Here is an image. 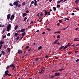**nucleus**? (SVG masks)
<instances>
[{
  "mask_svg": "<svg viewBox=\"0 0 79 79\" xmlns=\"http://www.w3.org/2000/svg\"><path fill=\"white\" fill-rule=\"evenodd\" d=\"M10 68H12V71H13L14 70V69H15V66L13 64H10Z\"/></svg>",
  "mask_w": 79,
  "mask_h": 79,
  "instance_id": "nucleus-1",
  "label": "nucleus"
},
{
  "mask_svg": "<svg viewBox=\"0 0 79 79\" xmlns=\"http://www.w3.org/2000/svg\"><path fill=\"white\" fill-rule=\"evenodd\" d=\"M10 28H11V24H9L8 25V26L7 27V32H9L10 31Z\"/></svg>",
  "mask_w": 79,
  "mask_h": 79,
  "instance_id": "nucleus-2",
  "label": "nucleus"
},
{
  "mask_svg": "<svg viewBox=\"0 0 79 79\" xmlns=\"http://www.w3.org/2000/svg\"><path fill=\"white\" fill-rule=\"evenodd\" d=\"M8 73H9V71L8 70H7L5 72V76H8Z\"/></svg>",
  "mask_w": 79,
  "mask_h": 79,
  "instance_id": "nucleus-3",
  "label": "nucleus"
},
{
  "mask_svg": "<svg viewBox=\"0 0 79 79\" xmlns=\"http://www.w3.org/2000/svg\"><path fill=\"white\" fill-rule=\"evenodd\" d=\"M60 75V74L59 73H55V76L56 77V76H59Z\"/></svg>",
  "mask_w": 79,
  "mask_h": 79,
  "instance_id": "nucleus-4",
  "label": "nucleus"
},
{
  "mask_svg": "<svg viewBox=\"0 0 79 79\" xmlns=\"http://www.w3.org/2000/svg\"><path fill=\"white\" fill-rule=\"evenodd\" d=\"M44 15L45 16H47L48 14V11H47L46 10H44Z\"/></svg>",
  "mask_w": 79,
  "mask_h": 79,
  "instance_id": "nucleus-5",
  "label": "nucleus"
},
{
  "mask_svg": "<svg viewBox=\"0 0 79 79\" xmlns=\"http://www.w3.org/2000/svg\"><path fill=\"white\" fill-rule=\"evenodd\" d=\"M19 3V1H17L16 2H14L13 5H15L16 4H18Z\"/></svg>",
  "mask_w": 79,
  "mask_h": 79,
  "instance_id": "nucleus-6",
  "label": "nucleus"
},
{
  "mask_svg": "<svg viewBox=\"0 0 79 79\" xmlns=\"http://www.w3.org/2000/svg\"><path fill=\"white\" fill-rule=\"evenodd\" d=\"M13 19H14V18H15V15H11L10 18V20H12V19H13Z\"/></svg>",
  "mask_w": 79,
  "mask_h": 79,
  "instance_id": "nucleus-7",
  "label": "nucleus"
},
{
  "mask_svg": "<svg viewBox=\"0 0 79 79\" xmlns=\"http://www.w3.org/2000/svg\"><path fill=\"white\" fill-rule=\"evenodd\" d=\"M10 14H8L7 15V19H8V20L10 19Z\"/></svg>",
  "mask_w": 79,
  "mask_h": 79,
  "instance_id": "nucleus-8",
  "label": "nucleus"
},
{
  "mask_svg": "<svg viewBox=\"0 0 79 79\" xmlns=\"http://www.w3.org/2000/svg\"><path fill=\"white\" fill-rule=\"evenodd\" d=\"M25 35H26V31H24V32L22 33L21 35L22 37H24Z\"/></svg>",
  "mask_w": 79,
  "mask_h": 79,
  "instance_id": "nucleus-9",
  "label": "nucleus"
},
{
  "mask_svg": "<svg viewBox=\"0 0 79 79\" xmlns=\"http://www.w3.org/2000/svg\"><path fill=\"white\" fill-rule=\"evenodd\" d=\"M45 71V70L42 69L41 70L39 73L40 74H42V73H44V72Z\"/></svg>",
  "mask_w": 79,
  "mask_h": 79,
  "instance_id": "nucleus-10",
  "label": "nucleus"
},
{
  "mask_svg": "<svg viewBox=\"0 0 79 79\" xmlns=\"http://www.w3.org/2000/svg\"><path fill=\"white\" fill-rule=\"evenodd\" d=\"M64 46H62L60 47H59V49L60 50H61L63 49V48H64Z\"/></svg>",
  "mask_w": 79,
  "mask_h": 79,
  "instance_id": "nucleus-11",
  "label": "nucleus"
},
{
  "mask_svg": "<svg viewBox=\"0 0 79 79\" xmlns=\"http://www.w3.org/2000/svg\"><path fill=\"white\" fill-rule=\"evenodd\" d=\"M58 41V40H55V41H54L53 44H56Z\"/></svg>",
  "mask_w": 79,
  "mask_h": 79,
  "instance_id": "nucleus-12",
  "label": "nucleus"
},
{
  "mask_svg": "<svg viewBox=\"0 0 79 79\" xmlns=\"http://www.w3.org/2000/svg\"><path fill=\"white\" fill-rule=\"evenodd\" d=\"M25 31V29L24 28L22 29L20 31V32H23Z\"/></svg>",
  "mask_w": 79,
  "mask_h": 79,
  "instance_id": "nucleus-13",
  "label": "nucleus"
},
{
  "mask_svg": "<svg viewBox=\"0 0 79 79\" xmlns=\"http://www.w3.org/2000/svg\"><path fill=\"white\" fill-rule=\"evenodd\" d=\"M37 1H35L34 2V5L35 6H37Z\"/></svg>",
  "mask_w": 79,
  "mask_h": 79,
  "instance_id": "nucleus-14",
  "label": "nucleus"
},
{
  "mask_svg": "<svg viewBox=\"0 0 79 79\" xmlns=\"http://www.w3.org/2000/svg\"><path fill=\"white\" fill-rule=\"evenodd\" d=\"M27 14L26 13H24L23 15V17H24L25 16H27Z\"/></svg>",
  "mask_w": 79,
  "mask_h": 79,
  "instance_id": "nucleus-15",
  "label": "nucleus"
},
{
  "mask_svg": "<svg viewBox=\"0 0 79 79\" xmlns=\"http://www.w3.org/2000/svg\"><path fill=\"white\" fill-rule=\"evenodd\" d=\"M42 46H40L38 48V50H40V49H42Z\"/></svg>",
  "mask_w": 79,
  "mask_h": 79,
  "instance_id": "nucleus-16",
  "label": "nucleus"
},
{
  "mask_svg": "<svg viewBox=\"0 0 79 79\" xmlns=\"http://www.w3.org/2000/svg\"><path fill=\"white\" fill-rule=\"evenodd\" d=\"M79 0H76L75 2V3L76 4H77V3H79Z\"/></svg>",
  "mask_w": 79,
  "mask_h": 79,
  "instance_id": "nucleus-17",
  "label": "nucleus"
},
{
  "mask_svg": "<svg viewBox=\"0 0 79 79\" xmlns=\"http://www.w3.org/2000/svg\"><path fill=\"white\" fill-rule=\"evenodd\" d=\"M4 44V42L1 41H0V45H2V44Z\"/></svg>",
  "mask_w": 79,
  "mask_h": 79,
  "instance_id": "nucleus-18",
  "label": "nucleus"
},
{
  "mask_svg": "<svg viewBox=\"0 0 79 79\" xmlns=\"http://www.w3.org/2000/svg\"><path fill=\"white\" fill-rule=\"evenodd\" d=\"M18 26L16 25L15 27V30H16L17 29H18Z\"/></svg>",
  "mask_w": 79,
  "mask_h": 79,
  "instance_id": "nucleus-19",
  "label": "nucleus"
},
{
  "mask_svg": "<svg viewBox=\"0 0 79 79\" xmlns=\"http://www.w3.org/2000/svg\"><path fill=\"white\" fill-rule=\"evenodd\" d=\"M10 50H11V49H10V48H7V51H8V52H9L10 53Z\"/></svg>",
  "mask_w": 79,
  "mask_h": 79,
  "instance_id": "nucleus-20",
  "label": "nucleus"
},
{
  "mask_svg": "<svg viewBox=\"0 0 79 79\" xmlns=\"http://www.w3.org/2000/svg\"><path fill=\"white\" fill-rule=\"evenodd\" d=\"M68 48V46L66 45L64 47L63 50H65L66 48Z\"/></svg>",
  "mask_w": 79,
  "mask_h": 79,
  "instance_id": "nucleus-21",
  "label": "nucleus"
},
{
  "mask_svg": "<svg viewBox=\"0 0 79 79\" xmlns=\"http://www.w3.org/2000/svg\"><path fill=\"white\" fill-rule=\"evenodd\" d=\"M53 9L54 11H56V7H53Z\"/></svg>",
  "mask_w": 79,
  "mask_h": 79,
  "instance_id": "nucleus-22",
  "label": "nucleus"
},
{
  "mask_svg": "<svg viewBox=\"0 0 79 79\" xmlns=\"http://www.w3.org/2000/svg\"><path fill=\"white\" fill-rule=\"evenodd\" d=\"M46 30H47V31H50L52 30V29L49 28H47L46 29Z\"/></svg>",
  "mask_w": 79,
  "mask_h": 79,
  "instance_id": "nucleus-23",
  "label": "nucleus"
},
{
  "mask_svg": "<svg viewBox=\"0 0 79 79\" xmlns=\"http://www.w3.org/2000/svg\"><path fill=\"white\" fill-rule=\"evenodd\" d=\"M79 39H78V38H75L74 40V41H77V40Z\"/></svg>",
  "mask_w": 79,
  "mask_h": 79,
  "instance_id": "nucleus-24",
  "label": "nucleus"
},
{
  "mask_svg": "<svg viewBox=\"0 0 79 79\" xmlns=\"http://www.w3.org/2000/svg\"><path fill=\"white\" fill-rule=\"evenodd\" d=\"M28 48H29V46H27L26 47V50H27V49H28Z\"/></svg>",
  "mask_w": 79,
  "mask_h": 79,
  "instance_id": "nucleus-25",
  "label": "nucleus"
},
{
  "mask_svg": "<svg viewBox=\"0 0 79 79\" xmlns=\"http://www.w3.org/2000/svg\"><path fill=\"white\" fill-rule=\"evenodd\" d=\"M22 5H23V6H24V5H26V2H23L22 3Z\"/></svg>",
  "mask_w": 79,
  "mask_h": 79,
  "instance_id": "nucleus-26",
  "label": "nucleus"
},
{
  "mask_svg": "<svg viewBox=\"0 0 79 79\" xmlns=\"http://www.w3.org/2000/svg\"><path fill=\"white\" fill-rule=\"evenodd\" d=\"M3 55H5V51H3L2 52Z\"/></svg>",
  "mask_w": 79,
  "mask_h": 79,
  "instance_id": "nucleus-27",
  "label": "nucleus"
},
{
  "mask_svg": "<svg viewBox=\"0 0 79 79\" xmlns=\"http://www.w3.org/2000/svg\"><path fill=\"white\" fill-rule=\"evenodd\" d=\"M19 35V34L17 33H16L15 34V36H17V35Z\"/></svg>",
  "mask_w": 79,
  "mask_h": 79,
  "instance_id": "nucleus-28",
  "label": "nucleus"
},
{
  "mask_svg": "<svg viewBox=\"0 0 79 79\" xmlns=\"http://www.w3.org/2000/svg\"><path fill=\"white\" fill-rule=\"evenodd\" d=\"M11 34H10V33H8L7 34V36H8V37H10V36Z\"/></svg>",
  "mask_w": 79,
  "mask_h": 79,
  "instance_id": "nucleus-29",
  "label": "nucleus"
},
{
  "mask_svg": "<svg viewBox=\"0 0 79 79\" xmlns=\"http://www.w3.org/2000/svg\"><path fill=\"white\" fill-rule=\"evenodd\" d=\"M6 37V35H5L3 36V37H2V39H5Z\"/></svg>",
  "mask_w": 79,
  "mask_h": 79,
  "instance_id": "nucleus-30",
  "label": "nucleus"
},
{
  "mask_svg": "<svg viewBox=\"0 0 79 79\" xmlns=\"http://www.w3.org/2000/svg\"><path fill=\"white\" fill-rule=\"evenodd\" d=\"M60 35H57V39H59V38H60Z\"/></svg>",
  "mask_w": 79,
  "mask_h": 79,
  "instance_id": "nucleus-31",
  "label": "nucleus"
},
{
  "mask_svg": "<svg viewBox=\"0 0 79 79\" xmlns=\"http://www.w3.org/2000/svg\"><path fill=\"white\" fill-rule=\"evenodd\" d=\"M10 67L9 66H7L6 67V69H8V68H9Z\"/></svg>",
  "mask_w": 79,
  "mask_h": 79,
  "instance_id": "nucleus-32",
  "label": "nucleus"
},
{
  "mask_svg": "<svg viewBox=\"0 0 79 79\" xmlns=\"http://www.w3.org/2000/svg\"><path fill=\"white\" fill-rule=\"evenodd\" d=\"M26 19H27V17H25L24 19L23 20L24 22L26 21Z\"/></svg>",
  "mask_w": 79,
  "mask_h": 79,
  "instance_id": "nucleus-33",
  "label": "nucleus"
},
{
  "mask_svg": "<svg viewBox=\"0 0 79 79\" xmlns=\"http://www.w3.org/2000/svg\"><path fill=\"white\" fill-rule=\"evenodd\" d=\"M7 76L9 77H10V76H11V74H8Z\"/></svg>",
  "mask_w": 79,
  "mask_h": 79,
  "instance_id": "nucleus-34",
  "label": "nucleus"
},
{
  "mask_svg": "<svg viewBox=\"0 0 79 79\" xmlns=\"http://www.w3.org/2000/svg\"><path fill=\"white\" fill-rule=\"evenodd\" d=\"M75 9L77 11H79V9H78V8H77L76 7H75Z\"/></svg>",
  "mask_w": 79,
  "mask_h": 79,
  "instance_id": "nucleus-35",
  "label": "nucleus"
},
{
  "mask_svg": "<svg viewBox=\"0 0 79 79\" xmlns=\"http://www.w3.org/2000/svg\"><path fill=\"white\" fill-rule=\"evenodd\" d=\"M64 19H65L66 20H69V19L66 17L64 18Z\"/></svg>",
  "mask_w": 79,
  "mask_h": 79,
  "instance_id": "nucleus-36",
  "label": "nucleus"
},
{
  "mask_svg": "<svg viewBox=\"0 0 79 79\" xmlns=\"http://www.w3.org/2000/svg\"><path fill=\"white\" fill-rule=\"evenodd\" d=\"M24 37L22 36V37L20 38V39L19 40H21Z\"/></svg>",
  "mask_w": 79,
  "mask_h": 79,
  "instance_id": "nucleus-37",
  "label": "nucleus"
},
{
  "mask_svg": "<svg viewBox=\"0 0 79 79\" xmlns=\"http://www.w3.org/2000/svg\"><path fill=\"white\" fill-rule=\"evenodd\" d=\"M59 21L60 23H62V21L61 20H59Z\"/></svg>",
  "mask_w": 79,
  "mask_h": 79,
  "instance_id": "nucleus-38",
  "label": "nucleus"
},
{
  "mask_svg": "<svg viewBox=\"0 0 79 79\" xmlns=\"http://www.w3.org/2000/svg\"><path fill=\"white\" fill-rule=\"evenodd\" d=\"M57 8H60V5H58L57 6Z\"/></svg>",
  "mask_w": 79,
  "mask_h": 79,
  "instance_id": "nucleus-39",
  "label": "nucleus"
},
{
  "mask_svg": "<svg viewBox=\"0 0 79 79\" xmlns=\"http://www.w3.org/2000/svg\"><path fill=\"white\" fill-rule=\"evenodd\" d=\"M25 12L26 13H28L29 12V10H26Z\"/></svg>",
  "mask_w": 79,
  "mask_h": 79,
  "instance_id": "nucleus-40",
  "label": "nucleus"
},
{
  "mask_svg": "<svg viewBox=\"0 0 79 79\" xmlns=\"http://www.w3.org/2000/svg\"><path fill=\"white\" fill-rule=\"evenodd\" d=\"M48 15H50V12H48Z\"/></svg>",
  "mask_w": 79,
  "mask_h": 79,
  "instance_id": "nucleus-41",
  "label": "nucleus"
},
{
  "mask_svg": "<svg viewBox=\"0 0 79 79\" xmlns=\"http://www.w3.org/2000/svg\"><path fill=\"white\" fill-rule=\"evenodd\" d=\"M20 52H21V50H18V53H20Z\"/></svg>",
  "mask_w": 79,
  "mask_h": 79,
  "instance_id": "nucleus-42",
  "label": "nucleus"
},
{
  "mask_svg": "<svg viewBox=\"0 0 79 79\" xmlns=\"http://www.w3.org/2000/svg\"><path fill=\"white\" fill-rule=\"evenodd\" d=\"M3 48H4L5 49H6V46H5V45H4Z\"/></svg>",
  "mask_w": 79,
  "mask_h": 79,
  "instance_id": "nucleus-43",
  "label": "nucleus"
},
{
  "mask_svg": "<svg viewBox=\"0 0 79 79\" xmlns=\"http://www.w3.org/2000/svg\"><path fill=\"white\" fill-rule=\"evenodd\" d=\"M76 62H78V61H79V59H77L76 60Z\"/></svg>",
  "mask_w": 79,
  "mask_h": 79,
  "instance_id": "nucleus-44",
  "label": "nucleus"
},
{
  "mask_svg": "<svg viewBox=\"0 0 79 79\" xmlns=\"http://www.w3.org/2000/svg\"><path fill=\"white\" fill-rule=\"evenodd\" d=\"M34 23V22L32 21L30 23V24H33V23Z\"/></svg>",
  "mask_w": 79,
  "mask_h": 79,
  "instance_id": "nucleus-45",
  "label": "nucleus"
},
{
  "mask_svg": "<svg viewBox=\"0 0 79 79\" xmlns=\"http://www.w3.org/2000/svg\"><path fill=\"white\" fill-rule=\"evenodd\" d=\"M18 6L19 8H20V7H21V4H19Z\"/></svg>",
  "mask_w": 79,
  "mask_h": 79,
  "instance_id": "nucleus-46",
  "label": "nucleus"
},
{
  "mask_svg": "<svg viewBox=\"0 0 79 79\" xmlns=\"http://www.w3.org/2000/svg\"><path fill=\"white\" fill-rule=\"evenodd\" d=\"M34 1H32L31 2V5H32V4H34Z\"/></svg>",
  "mask_w": 79,
  "mask_h": 79,
  "instance_id": "nucleus-47",
  "label": "nucleus"
},
{
  "mask_svg": "<svg viewBox=\"0 0 79 79\" xmlns=\"http://www.w3.org/2000/svg\"><path fill=\"white\" fill-rule=\"evenodd\" d=\"M38 60H39V58H37L35 59V61H38Z\"/></svg>",
  "mask_w": 79,
  "mask_h": 79,
  "instance_id": "nucleus-48",
  "label": "nucleus"
},
{
  "mask_svg": "<svg viewBox=\"0 0 79 79\" xmlns=\"http://www.w3.org/2000/svg\"><path fill=\"white\" fill-rule=\"evenodd\" d=\"M19 36H18L16 38V40H18V39H19Z\"/></svg>",
  "mask_w": 79,
  "mask_h": 79,
  "instance_id": "nucleus-49",
  "label": "nucleus"
},
{
  "mask_svg": "<svg viewBox=\"0 0 79 79\" xmlns=\"http://www.w3.org/2000/svg\"><path fill=\"white\" fill-rule=\"evenodd\" d=\"M42 19H43V18H42L41 19V20L40 21H39L40 22H42V21H43Z\"/></svg>",
  "mask_w": 79,
  "mask_h": 79,
  "instance_id": "nucleus-50",
  "label": "nucleus"
},
{
  "mask_svg": "<svg viewBox=\"0 0 79 79\" xmlns=\"http://www.w3.org/2000/svg\"><path fill=\"white\" fill-rule=\"evenodd\" d=\"M40 15L41 16H43V14H42V13H41L40 14Z\"/></svg>",
  "mask_w": 79,
  "mask_h": 79,
  "instance_id": "nucleus-51",
  "label": "nucleus"
},
{
  "mask_svg": "<svg viewBox=\"0 0 79 79\" xmlns=\"http://www.w3.org/2000/svg\"><path fill=\"white\" fill-rule=\"evenodd\" d=\"M31 50H32V49H31V48H30L28 50V51H29V52H30Z\"/></svg>",
  "mask_w": 79,
  "mask_h": 79,
  "instance_id": "nucleus-52",
  "label": "nucleus"
},
{
  "mask_svg": "<svg viewBox=\"0 0 79 79\" xmlns=\"http://www.w3.org/2000/svg\"><path fill=\"white\" fill-rule=\"evenodd\" d=\"M45 58H48V56H47V55L45 56Z\"/></svg>",
  "mask_w": 79,
  "mask_h": 79,
  "instance_id": "nucleus-53",
  "label": "nucleus"
},
{
  "mask_svg": "<svg viewBox=\"0 0 79 79\" xmlns=\"http://www.w3.org/2000/svg\"><path fill=\"white\" fill-rule=\"evenodd\" d=\"M58 71H60L61 72H62V70H61V69H59Z\"/></svg>",
  "mask_w": 79,
  "mask_h": 79,
  "instance_id": "nucleus-54",
  "label": "nucleus"
},
{
  "mask_svg": "<svg viewBox=\"0 0 79 79\" xmlns=\"http://www.w3.org/2000/svg\"><path fill=\"white\" fill-rule=\"evenodd\" d=\"M10 6H13V4H12V3H10Z\"/></svg>",
  "mask_w": 79,
  "mask_h": 79,
  "instance_id": "nucleus-55",
  "label": "nucleus"
},
{
  "mask_svg": "<svg viewBox=\"0 0 79 79\" xmlns=\"http://www.w3.org/2000/svg\"><path fill=\"white\" fill-rule=\"evenodd\" d=\"M74 15H75L74 13H73L71 15H72V16H74Z\"/></svg>",
  "mask_w": 79,
  "mask_h": 79,
  "instance_id": "nucleus-56",
  "label": "nucleus"
},
{
  "mask_svg": "<svg viewBox=\"0 0 79 79\" xmlns=\"http://www.w3.org/2000/svg\"><path fill=\"white\" fill-rule=\"evenodd\" d=\"M41 69H44V67H41V68H40Z\"/></svg>",
  "mask_w": 79,
  "mask_h": 79,
  "instance_id": "nucleus-57",
  "label": "nucleus"
},
{
  "mask_svg": "<svg viewBox=\"0 0 79 79\" xmlns=\"http://www.w3.org/2000/svg\"><path fill=\"white\" fill-rule=\"evenodd\" d=\"M67 0H64L63 2L62 3H64V2H66Z\"/></svg>",
  "mask_w": 79,
  "mask_h": 79,
  "instance_id": "nucleus-58",
  "label": "nucleus"
},
{
  "mask_svg": "<svg viewBox=\"0 0 79 79\" xmlns=\"http://www.w3.org/2000/svg\"><path fill=\"white\" fill-rule=\"evenodd\" d=\"M60 3V1H57V3Z\"/></svg>",
  "mask_w": 79,
  "mask_h": 79,
  "instance_id": "nucleus-59",
  "label": "nucleus"
},
{
  "mask_svg": "<svg viewBox=\"0 0 79 79\" xmlns=\"http://www.w3.org/2000/svg\"><path fill=\"white\" fill-rule=\"evenodd\" d=\"M57 32V33H60V32H61V31H58Z\"/></svg>",
  "mask_w": 79,
  "mask_h": 79,
  "instance_id": "nucleus-60",
  "label": "nucleus"
},
{
  "mask_svg": "<svg viewBox=\"0 0 79 79\" xmlns=\"http://www.w3.org/2000/svg\"><path fill=\"white\" fill-rule=\"evenodd\" d=\"M53 77H54V76H51V78H53Z\"/></svg>",
  "mask_w": 79,
  "mask_h": 79,
  "instance_id": "nucleus-61",
  "label": "nucleus"
},
{
  "mask_svg": "<svg viewBox=\"0 0 79 79\" xmlns=\"http://www.w3.org/2000/svg\"><path fill=\"white\" fill-rule=\"evenodd\" d=\"M36 16H38V18L39 17V14H38L37 15H36Z\"/></svg>",
  "mask_w": 79,
  "mask_h": 79,
  "instance_id": "nucleus-62",
  "label": "nucleus"
},
{
  "mask_svg": "<svg viewBox=\"0 0 79 79\" xmlns=\"http://www.w3.org/2000/svg\"><path fill=\"white\" fill-rule=\"evenodd\" d=\"M59 58L57 56L56 57V59H58Z\"/></svg>",
  "mask_w": 79,
  "mask_h": 79,
  "instance_id": "nucleus-63",
  "label": "nucleus"
},
{
  "mask_svg": "<svg viewBox=\"0 0 79 79\" xmlns=\"http://www.w3.org/2000/svg\"><path fill=\"white\" fill-rule=\"evenodd\" d=\"M68 55H71V52H68Z\"/></svg>",
  "mask_w": 79,
  "mask_h": 79,
  "instance_id": "nucleus-64",
  "label": "nucleus"
}]
</instances>
